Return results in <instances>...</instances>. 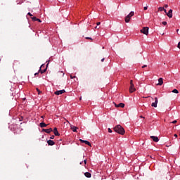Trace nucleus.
I'll use <instances>...</instances> for the list:
<instances>
[{"label": "nucleus", "instance_id": "nucleus-1", "mask_svg": "<svg viewBox=\"0 0 180 180\" xmlns=\"http://www.w3.org/2000/svg\"><path fill=\"white\" fill-rule=\"evenodd\" d=\"M114 130L116 133H118V134H121L123 136L125 133L124 129L122 127L121 125H117L115 127H114Z\"/></svg>", "mask_w": 180, "mask_h": 180}, {"label": "nucleus", "instance_id": "nucleus-2", "mask_svg": "<svg viewBox=\"0 0 180 180\" xmlns=\"http://www.w3.org/2000/svg\"><path fill=\"white\" fill-rule=\"evenodd\" d=\"M132 16H134V12L131 11L129 14L125 17L124 20L126 23H129L130 22V19H131Z\"/></svg>", "mask_w": 180, "mask_h": 180}, {"label": "nucleus", "instance_id": "nucleus-3", "mask_svg": "<svg viewBox=\"0 0 180 180\" xmlns=\"http://www.w3.org/2000/svg\"><path fill=\"white\" fill-rule=\"evenodd\" d=\"M141 33H143V34H146V36L148 34V27H144L142 30H141Z\"/></svg>", "mask_w": 180, "mask_h": 180}, {"label": "nucleus", "instance_id": "nucleus-4", "mask_svg": "<svg viewBox=\"0 0 180 180\" xmlns=\"http://www.w3.org/2000/svg\"><path fill=\"white\" fill-rule=\"evenodd\" d=\"M157 105H158V98H155V102L152 103L151 106L152 108H157Z\"/></svg>", "mask_w": 180, "mask_h": 180}, {"label": "nucleus", "instance_id": "nucleus-5", "mask_svg": "<svg viewBox=\"0 0 180 180\" xmlns=\"http://www.w3.org/2000/svg\"><path fill=\"white\" fill-rule=\"evenodd\" d=\"M63 94H65V89L55 91V95H63Z\"/></svg>", "mask_w": 180, "mask_h": 180}, {"label": "nucleus", "instance_id": "nucleus-6", "mask_svg": "<svg viewBox=\"0 0 180 180\" xmlns=\"http://www.w3.org/2000/svg\"><path fill=\"white\" fill-rule=\"evenodd\" d=\"M134 91H136V88H134V84H130L129 92L131 94H133V92H134Z\"/></svg>", "mask_w": 180, "mask_h": 180}, {"label": "nucleus", "instance_id": "nucleus-7", "mask_svg": "<svg viewBox=\"0 0 180 180\" xmlns=\"http://www.w3.org/2000/svg\"><path fill=\"white\" fill-rule=\"evenodd\" d=\"M150 139H152V140L155 141V143H158V141H160V139L155 136H151Z\"/></svg>", "mask_w": 180, "mask_h": 180}, {"label": "nucleus", "instance_id": "nucleus-8", "mask_svg": "<svg viewBox=\"0 0 180 180\" xmlns=\"http://www.w3.org/2000/svg\"><path fill=\"white\" fill-rule=\"evenodd\" d=\"M43 67H44V65H41L40 67V69L39 70V72H41V74H44V72H46V71H47V68L42 70L41 68H43Z\"/></svg>", "mask_w": 180, "mask_h": 180}, {"label": "nucleus", "instance_id": "nucleus-9", "mask_svg": "<svg viewBox=\"0 0 180 180\" xmlns=\"http://www.w3.org/2000/svg\"><path fill=\"white\" fill-rule=\"evenodd\" d=\"M167 16H168V18H172V9H170L168 13H166Z\"/></svg>", "mask_w": 180, "mask_h": 180}, {"label": "nucleus", "instance_id": "nucleus-10", "mask_svg": "<svg viewBox=\"0 0 180 180\" xmlns=\"http://www.w3.org/2000/svg\"><path fill=\"white\" fill-rule=\"evenodd\" d=\"M42 130H43V131H45V133H47L48 134H50V132L53 131V129H51V128L46 129H43Z\"/></svg>", "mask_w": 180, "mask_h": 180}, {"label": "nucleus", "instance_id": "nucleus-11", "mask_svg": "<svg viewBox=\"0 0 180 180\" xmlns=\"http://www.w3.org/2000/svg\"><path fill=\"white\" fill-rule=\"evenodd\" d=\"M158 85H159V86H161V85H162L163 84H164V80H163V79L162 78H159L158 79Z\"/></svg>", "mask_w": 180, "mask_h": 180}, {"label": "nucleus", "instance_id": "nucleus-12", "mask_svg": "<svg viewBox=\"0 0 180 180\" xmlns=\"http://www.w3.org/2000/svg\"><path fill=\"white\" fill-rule=\"evenodd\" d=\"M47 143L49 146H54L56 144V143L53 140H49L47 141Z\"/></svg>", "mask_w": 180, "mask_h": 180}, {"label": "nucleus", "instance_id": "nucleus-13", "mask_svg": "<svg viewBox=\"0 0 180 180\" xmlns=\"http://www.w3.org/2000/svg\"><path fill=\"white\" fill-rule=\"evenodd\" d=\"M79 141H81V143H85L87 146H89L91 147V143H89V141H84V140H82V139H80Z\"/></svg>", "mask_w": 180, "mask_h": 180}, {"label": "nucleus", "instance_id": "nucleus-14", "mask_svg": "<svg viewBox=\"0 0 180 180\" xmlns=\"http://www.w3.org/2000/svg\"><path fill=\"white\" fill-rule=\"evenodd\" d=\"M158 11H160V12H162V11H164V12L167 13V10H165L164 7H159Z\"/></svg>", "mask_w": 180, "mask_h": 180}, {"label": "nucleus", "instance_id": "nucleus-15", "mask_svg": "<svg viewBox=\"0 0 180 180\" xmlns=\"http://www.w3.org/2000/svg\"><path fill=\"white\" fill-rule=\"evenodd\" d=\"M84 176L86 177V178H91L92 176V175L91 174V173L89 172H86L84 173Z\"/></svg>", "mask_w": 180, "mask_h": 180}, {"label": "nucleus", "instance_id": "nucleus-16", "mask_svg": "<svg viewBox=\"0 0 180 180\" xmlns=\"http://www.w3.org/2000/svg\"><path fill=\"white\" fill-rule=\"evenodd\" d=\"M40 127L43 128V127H47V124L44 122H41L40 123Z\"/></svg>", "mask_w": 180, "mask_h": 180}, {"label": "nucleus", "instance_id": "nucleus-17", "mask_svg": "<svg viewBox=\"0 0 180 180\" xmlns=\"http://www.w3.org/2000/svg\"><path fill=\"white\" fill-rule=\"evenodd\" d=\"M71 129L72 130V131H77V127H74V126H71Z\"/></svg>", "mask_w": 180, "mask_h": 180}, {"label": "nucleus", "instance_id": "nucleus-18", "mask_svg": "<svg viewBox=\"0 0 180 180\" xmlns=\"http://www.w3.org/2000/svg\"><path fill=\"white\" fill-rule=\"evenodd\" d=\"M172 92H173V94H179V91L176 89H174V90H172Z\"/></svg>", "mask_w": 180, "mask_h": 180}, {"label": "nucleus", "instance_id": "nucleus-19", "mask_svg": "<svg viewBox=\"0 0 180 180\" xmlns=\"http://www.w3.org/2000/svg\"><path fill=\"white\" fill-rule=\"evenodd\" d=\"M119 108H124V103H120V104H118Z\"/></svg>", "mask_w": 180, "mask_h": 180}, {"label": "nucleus", "instance_id": "nucleus-20", "mask_svg": "<svg viewBox=\"0 0 180 180\" xmlns=\"http://www.w3.org/2000/svg\"><path fill=\"white\" fill-rule=\"evenodd\" d=\"M32 20H33L34 22H36L37 20V18L36 17H32L31 18Z\"/></svg>", "mask_w": 180, "mask_h": 180}, {"label": "nucleus", "instance_id": "nucleus-21", "mask_svg": "<svg viewBox=\"0 0 180 180\" xmlns=\"http://www.w3.org/2000/svg\"><path fill=\"white\" fill-rule=\"evenodd\" d=\"M53 133H54L55 136H60V133L58 132V131H56Z\"/></svg>", "mask_w": 180, "mask_h": 180}, {"label": "nucleus", "instance_id": "nucleus-22", "mask_svg": "<svg viewBox=\"0 0 180 180\" xmlns=\"http://www.w3.org/2000/svg\"><path fill=\"white\" fill-rule=\"evenodd\" d=\"M37 91L38 92V95H40V94L41 93V91L38 89L37 88Z\"/></svg>", "mask_w": 180, "mask_h": 180}, {"label": "nucleus", "instance_id": "nucleus-23", "mask_svg": "<svg viewBox=\"0 0 180 180\" xmlns=\"http://www.w3.org/2000/svg\"><path fill=\"white\" fill-rule=\"evenodd\" d=\"M162 23V25H164V26H166V25H167V21H163Z\"/></svg>", "mask_w": 180, "mask_h": 180}, {"label": "nucleus", "instance_id": "nucleus-24", "mask_svg": "<svg viewBox=\"0 0 180 180\" xmlns=\"http://www.w3.org/2000/svg\"><path fill=\"white\" fill-rule=\"evenodd\" d=\"M70 78H71V79H74V78H76V77L70 75Z\"/></svg>", "mask_w": 180, "mask_h": 180}, {"label": "nucleus", "instance_id": "nucleus-25", "mask_svg": "<svg viewBox=\"0 0 180 180\" xmlns=\"http://www.w3.org/2000/svg\"><path fill=\"white\" fill-rule=\"evenodd\" d=\"M143 9H144V11H147V9H148V6H145V7L143 8Z\"/></svg>", "mask_w": 180, "mask_h": 180}, {"label": "nucleus", "instance_id": "nucleus-26", "mask_svg": "<svg viewBox=\"0 0 180 180\" xmlns=\"http://www.w3.org/2000/svg\"><path fill=\"white\" fill-rule=\"evenodd\" d=\"M114 104H115V108H119V104H116L115 103H114Z\"/></svg>", "mask_w": 180, "mask_h": 180}, {"label": "nucleus", "instance_id": "nucleus-27", "mask_svg": "<svg viewBox=\"0 0 180 180\" xmlns=\"http://www.w3.org/2000/svg\"><path fill=\"white\" fill-rule=\"evenodd\" d=\"M108 133H112V129L110 128H108Z\"/></svg>", "mask_w": 180, "mask_h": 180}, {"label": "nucleus", "instance_id": "nucleus-28", "mask_svg": "<svg viewBox=\"0 0 180 180\" xmlns=\"http://www.w3.org/2000/svg\"><path fill=\"white\" fill-rule=\"evenodd\" d=\"M86 39L87 40H92V38H91V37H86Z\"/></svg>", "mask_w": 180, "mask_h": 180}, {"label": "nucleus", "instance_id": "nucleus-29", "mask_svg": "<svg viewBox=\"0 0 180 180\" xmlns=\"http://www.w3.org/2000/svg\"><path fill=\"white\" fill-rule=\"evenodd\" d=\"M56 131H58L57 130V128H54V129H53V133L56 132Z\"/></svg>", "mask_w": 180, "mask_h": 180}, {"label": "nucleus", "instance_id": "nucleus-30", "mask_svg": "<svg viewBox=\"0 0 180 180\" xmlns=\"http://www.w3.org/2000/svg\"><path fill=\"white\" fill-rule=\"evenodd\" d=\"M177 122H178V121L174 120V121H173L172 123H173L174 124H175V123H177Z\"/></svg>", "mask_w": 180, "mask_h": 180}, {"label": "nucleus", "instance_id": "nucleus-31", "mask_svg": "<svg viewBox=\"0 0 180 180\" xmlns=\"http://www.w3.org/2000/svg\"><path fill=\"white\" fill-rule=\"evenodd\" d=\"M27 15H28L29 16H33V15H32V13H28Z\"/></svg>", "mask_w": 180, "mask_h": 180}, {"label": "nucleus", "instance_id": "nucleus-32", "mask_svg": "<svg viewBox=\"0 0 180 180\" xmlns=\"http://www.w3.org/2000/svg\"><path fill=\"white\" fill-rule=\"evenodd\" d=\"M37 22H41V20L39 18H37Z\"/></svg>", "mask_w": 180, "mask_h": 180}, {"label": "nucleus", "instance_id": "nucleus-33", "mask_svg": "<svg viewBox=\"0 0 180 180\" xmlns=\"http://www.w3.org/2000/svg\"><path fill=\"white\" fill-rule=\"evenodd\" d=\"M131 84H133V80H130V85H131Z\"/></svg>", "mask_w": 180, "mask_h": 180}, {"label": "nucleus", "instance_id": "nucleus-34", "mask_svg": "<svg viewBox=\"0 0 180 180\" xmlns=\"http://www.w3.org/2000/svg\"><path fill=\"white\" fill-rule=\"evenodd\" d=\"M103 61H105V58L101 59V62L103 63Z\"/></svg>", "mask_w": 180, "mask_h": 180}, {"label": "nucleus", "instance_id": "nucleus-35", "mask_svg": "<svg viewBox=\"0 0 180 180\" xmlns=\"http://www.w3.org/2000/svg\"><path fill=\"white\" fill-rule=\"evenodd\" d=\"M146 67H147V65L142 66V68H146Z\"/></svg>", "mask_w": 180, "mask_h": 180}, {"label": "nucleus", "instance_id": "nucleus-36", "mask_svg": "<svg viewBox=\"0 0 180 180\" xmlns=\"http://www.w3.org/2000/svg\"><path fill=\"white\" fill-rule=\"evenodd\" d=\"M165 8H168V4H165Z\"/></svg>", "mask_w": 180, "mask_h": 180}, {"label": "nucleus", "instance_id": "nucleus-37", "mask_svg": "<svg viewBox=\"0 0 180 180\" xmlns=\"http://www.w3.org/2000/svg\"><path fill=\"white\" fill-rule=\"evenodd\" d=\"M101 25V22H97V26H99Z\"/></svg>", "mask_w": 180, "mask_h": 180}, {"label": "nucleus", "instance_id": "nucleus-38", "mask_svg": "<svg viewBox=\"0 0 180 180\" xmlns=\"http://www.w3.org/2000/svg\"><path fill=\"white\" fill-rule=\"evenodd\" d=\"M51 139L53 140V139H54V135L51 136Z\"/></svg>", "mask_w": 180, "mask_h": 180}, {"label": "nucleus", "instance_id": "nucleus-39", "mask_svg": "<svg viewBox=\"0 0 180 180\" xmlns=\"http://www.w3.org/2000/svg\"><path fill=\"white\" fill-rule=\"evenodd\" d=\"M84 164L86 165V160H84Z\"/></svg>", "mask_w": 180, "mask_h": 180}, {"label": "nucleus", "instance_id": "nucleus-40", "mask_svg": "<svg viewBox=\"0 0 180 180\" xmlns=\"http://www.w3.org/2000/svg\"><path fill=\"white\" fill-rule=\"evenodd\" d=\"M174 137H178V135L176 134H175Z\"/></svg>", "mask_w": 180, "mask_h": 180}, {"label": "nucleus", "instance_id": "nucleus-41", "mask_svg": "<svg viewBox=\"0 0 180 180\" xmlns=\"http://www.w3.org/2000/svg\"><path fill=\"white\" fill-rule=\"evenodd\" d=\"M34 75H39V72L35 73Z\"/></svg>", "mask_w": 180, "mask_h": 180}, {"label": "nucleus", "instance_id": "nucleus-42", "mask_svg": "<svg viewBox=\"0 0 180 180\" xmlns=\"http://www.w3.org/2000/svg\"><path fill=\"white\" fill-rule=\"evenodd\" d=\"M140 117L141 118V119H144V117H143V116H140Z\"/></svg>", "mask_w": 180, "mask_h": 180}, {"label": "nucleus", "instance_id": "nucleus-43", "mask_svg": "<svg viewBox=\"0 0 180 180\" xmlns=\"http://www.w3.org/2000/svg\"><path fill=\"white\" fill-rule=\"evenodd\" d=\"M178 32H179V29H177V30H176V33H178Z\"/></svg>", "mask_w": 180, "mask_h": 180}, {"label": "nucleus", "instance_id": "nucleus-44", "mask_svg": "<svg viewBox=\"0 0 180 180\" xmlns=\"http://www.w3.org/2000/svg\"><path fill=\"white\" fill-rule=\"evenodd\" d=\"M95 28H96V29H99V27H98V26H96Z\"/></svg>", "mask_w": 180, "mask_h": 180}, {"label": "nucleus", "instance_id": "nucleus-45", "mask_svg": "<svg viewBox=\"0 0 180 180\" xmlns=\"http://www.w3.org/2000/svg\"><path fill=\"white\" fill-rule=\"evenodd\" d=\"M79 99H80V101H81V99H82V97H80V98H79Z\"/></svg>", "mask_w": 180, "mask_h": 180}, {"label": "nucleus", "instance_id": "nucleus-46", "mask_svg": "<svg viewBox=\"0 0 180 180\" xmlns=\"http://www.w3.org/2000/svg\"><path fill=\"white\" fill-rule=\"evenodd\" d=\"M146 98H150V96L146 97Z\"/></svg>", "mask_w": 180, "mask_h": 180}]
</instances>
